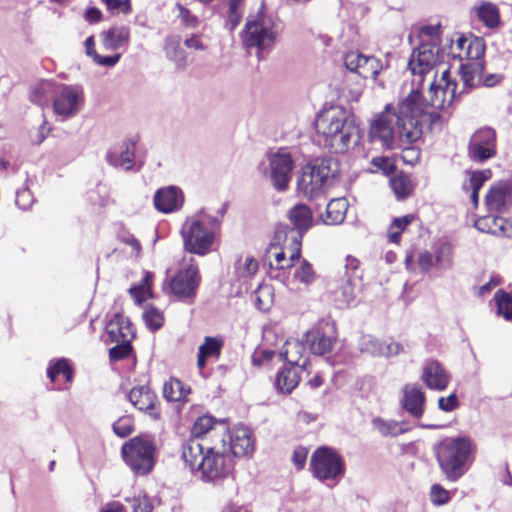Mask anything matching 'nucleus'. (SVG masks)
Returning <instances> with one entry per match:
<instances>
[{
    "label": "nucleus",
    "instance_id": "f257e3e1",
    "mask_svg": "<svg viewBox=\"0 0 512 512\" xmlns=\"http://www.w3.org/2000/svg\"><path fill=\"white\" fill-rule=\"evenodd\" d=\"M222 451L216 447H205L198 439H188L182 445V459L191 471H199L201 479L214 482L226 478L232 470V461L227 459L226 439L222 440Z\"/></svg>",
    "mask_w": 512,
    "mask_h": 512
},
{
    "label": "nucleus",
    "instance_id": "f03ea898",
    "mask_svg": "<svg viewBox=\"0 0 512 512\" xmlns=\"http://www.w3.org/2000/svg\"><path fill=\"white\" fill-rule=\"evenodd\" d=\"M440 109L430 108L423 102L422 94L412 90L399 103V137L407 144L417 141L423 133V125L427 124L432 130L440 126Z\"/></svg>",
    "mask_w": 512,
    "mask_h": 512
},
{
    "label": "nucleus",
    "instance_id": "7ed1b4c3",
    "mask_svg": "<svg viewBox=\"0 0 512 512\" xmlns=\"http://www.w3.org/2000/svg\"><path fill=\"white\" fill-rule=\"evenodd\" d=\"M319 140L331 153H344L350 142L358 140V126L355 116L342 107L332 108L322 115L316 123Z\"/></svg>",
    "mask_w": 512,
    "mask_h": 512
},
{
    "label": "nucleus",
    "instance_id": "20e7f679",
    "mask_svg": "<svg viewBox=\"0 0 512 512\" xmlns=\"http://www.w3.org/2000/svg\"><path fill=\"white\" fill-rule=\"evenodd\" d=\"M338 173L339 165L335 158L317 157L301 168L297 192L308 200L319 199L335 184Z\"/></svg>",
    "mask_w": 512,
    "mask_h": 512
},
{
    "label": "nucleus",
    "instance_id": "39448f33",
    "mask_svg": "<svg viewBox=\"0 0 512 512\" xmlns=\"http://www.w3.org/2000/svg\"><path fill=\"white\" fill-rule=\"evenodd\" d=\"M440 471L450 482H457L472 463V443L466 436L446 437L434 446Z\"/></svg>",
    "mask_w": 512,
    "mask_h": 512
},
{
    "label": "nucleus",
    "instance_id": "423d86ee",
    "mask_svg": "<svg viewBox=\"0 0 512 512\" xmlns=\"http://www.w3.org/2000/svg\"><path fill=\"white\" fill-rule=\"evenodd\" d=\"M156 446L148 435L135 436L125 442L121 455L125 464L136 475L149 474L155 465Z\"/></svg>",
    "mask_w": 512,
    "mask_h": 512
},
{
    "label": "nucleus",
    "instance_id": "0eeeda50",
    "mask_svg": "<svg viewBox=\"0 0 512 512\" xmlns=\"http://www.w3.org/2000/svg\"><path fill=\"white\" fill-rule=\"evenodd\" d=\"M310 468L315 478L320 481H338L345 472L342 457L332 448L323 446L317 448L310 459Z\"/></svg>",
    "mask_w": 512,
    "mask_h": 512
},
{
    "label": "nucleus",
    "instance_id": "6e6552de",
    "mask_svg": "<svg viewBox=\"0 0 512 512\" xmlns=\"http://www.w3.org/2000/svg\"><path fill=\"white\" fill-rule=\"evenodd\" d=\"M275 38L274 22L270 16L259 13L247 19L243 33V43L247 48L264 50L274 43Z\"/></svg>",
    "mask_w": 512,
    "mask_h": 512
},
{
    "label": "nucleus",
    "instance_id": "1a4fd4ad",
    "mask_svg": "<svg viewBox=\"0 0 512 512\" xmlns=\"http://www.w3.org/2000/svg\"><path fill=\"white\" fill-rule=\"evenodd\" d=\"M390 106H386V112L379 114L370 124L368 140L384 150L396 148L395 124L399 129V106L394 113L389 112Z\"/></svg>",
    "mask_w": 512,
    "mask_h": 512
},
{
    "label": "nucleus",
    "instance_id": "9d476101",
    "mask_svg": "<svg viewBox=\"0 0 512 512\" xmlns=\"http://www.w3.org/2000/svg\"><path fill=\"white\" fill-rule=\"evenodd\" d=\"M181 235L184 250L200 256L210 252L215 237L214 231L205 228L199 218L187 220L181 229Z\"/></svg>",
    "mask_w": 512,
    "mask_h": 512
},
{
    "label": "nucleus",
    "instance_id": "9b49d317",
    "mask_svg": "<svg viewBox=\"0 0 512 512\" xmlns=\"http://www.w3.org/2000/svg\"><path fill=\"white\" fill-rule=\"evenodd\" d=\"M84 103V93L82 87L78 85H60L55 92L53 100V110L63 119H68L76 115Z\"/></svg>",
    "mask_w": 512,
    "mask_h": 512
},
{
    "label": "nucleus",
    "instance_id": "f8f14e48",
    "mask_svg": "<svg viewBox=\"0 0 512 512\" xmlns=\"http://www.w3.org/2000/svg\"><path fill=\"white\" fill-rule=\"evenodd\" d=\"M193 262L194 259L191 258L189 265L179 270L170 280L172 293L181 300L194 298L200 284L199 270Z\"/></svg>",
    "mask_w": 512,
    "mask_h": 512
},
{
    "label": "nucleus",
    "instance_id": "ddd939ff",
    "mask_svg": "<svg viewBox=\"0 0 512 512\" xmlns=\"http://www.w3.org/2000/svg\"><path fill=\"white\" fill-rule=\"evenodd\" d=\"M496 155V132L490 127L477 130L468 143V156L475 162H484Z\"/></svg>",
    "mask_w": 512,
    "mask_h": 512
},
{
    "label": "nucleus",
    "instance_id": "4468645a",
    "mask_svg": "<svg viewBox=\"0 0 512 512\" xmlns=\"http://www.w3.org/2000/svg\"><path fill=\"white\" fill-rule=\"evenodd\" d=\"M271 168V180L278 191H285L288 188L291 173L294 168V160L286 149H279L269 156Z\"/></svg>",
    "mask_w": 512,
    "mask_h": 512
},
{
    "label": "nucleus",
    "instance_id": "2eb2a0df",
    "mask_svg": "<svg viewBox=\"0 0 512 512\" xmlns=\"http://www.w3.org/2000/svg\"><path fill=\"white\" fill-rule=\"evenodd\" d=\"M303 339L309 346L311 353L325 355L331 352L336 339L334 326L326 322L322 326L307 331Z\"/></svg>",
    "mask_w": 512,
    "mask_h": 512
},
{
    "label": "nucleus",
    "instance_id": "dca6fc26",
    "mask_svg": "<svg viewBox=\"0 0 512 512\" xmlns=\"http://www.w3.org/2000/svg\"><path fill=\"white\" fill-rule=\"evenodd\" d=\"M137 139L130 138L110 148L106 153V161L115 168L130 171L135 163V147Z\"/></svg>",
    "mask_w": 512,
    "mask_h": 512
},
{
    "label": "nucleus",
    "instance_id": "f3484780",
    "mask_svg": "<svg viewBox=\"0 0 512 512\" xmlns=\"http://www.w3.org/2000/svg\"><path fill=\"white\" fill-rule=\"evenodd\" d=\"M153 202L158 211L171 213L182 207L184 195L178 187L168 186L160 188L155 192Z\"/></svg>",
    "mask_w": 512,
    "mask_h": 512
},
{
    "label": "nucleus",
    "instance_id": "a211bd4d",
    "mask_svg": "<svg viewBox=\"0 0 512 512\" xmlns=\"http://www.w3.org/2000/svg\"><path fill=\"white\" fill-rule=\"evenodd\" d=\"M436 61L434 47L428 43H422L413 50L408 61V68L412 74L423 75L431 70Z\"/></svg>",
    "mask_w": 512,
    "mask_h": 512
},
{
    "label": "nucleus",
    "instance_id": "6ab92c4d",
    "mask_svg": "<svg viewBox=\"0 0 512 512\" xmlns=\"http://www.w3.org/2000/svg\"><path fill=\"white\" fill-rule=\"evenodd\" d=\"M128 399L136 409L147 412L154 419L159 417V412L155 409L157 397L149 386L142 385L132 388Z\"/></svg>",
    "mask_w": 512,
    "mask_h": 512
},
{
    "label": "nucleus",
    "instance_id": "aec40b11",
    "mask_svg": "<svg viewBox=\"0 0 512 512\" xmlns=\"http://www.w3.org/2000/svg\"><path fill=\"white\" fill-rule=\"evenodd\" d=\"M421 378L428 388L437 391L446 389L449 383L448 373L437 360H429L425 363Z\"/></svg>",
    "mask_w": 512,
    "mask_h": 512
},
{
    "label": "nucleus",
    "instance_id": "412c9836",
    "mask_svg": "<svg viewBox=\"0 0 512 512\" xmlns=\"http://www.w3.org/2000/svg\"><path fill=\"white\" fill-rule=\"evenodd\" d=\"M304 372V366L281 367L275 376L274 387L282 394H290L299 384L301 375Z\"/></svg>",
    "mask_w": 512,
    "mask_h": 512
},
{
    "label": "nucleus",
    "instance_id": "4be33fe9",
    "mask_svg": "<svg viewBox=\"0 0 512 512\" xmlns=\"http://www.w3.org/2000/svg\"><path fill=\"white\" fill-rule=\"evenodd\" d=\"M105 330L108 341L111 343L120 342L125 339H133L135 337L130 320L120 313L114 314L106 324Z\"/></svg>",
    "mask_w": 512,
    "mask_h": 512
},
{
    "label": "nucleus",
    "instance_id": "5701e85b",
    "mask_svg": "<svg viewBox=\"0 0 512 512\" xmlns=\"http://www.w3.org/2000/svg\"><path fill=\"white\" fill-rule=\"evenodd\" d=\"M402 407L413 417L419 418L424 412L425 394L417 384L406 385L403 390Z\"/></svg>",
    "mask_w": 512,
    "mask_h": 512
},
{
    "label": "nucleus",
    "instance_id": "b1692460",
    "mask_svg": "<svg viewBox=\"0 0 512 512\" xmlns=\"http://www.w3.org/2000/svg\"><path fill=\"white\" fill-rule=\"evenodd\" d=\"M227 441V453L230 452L235 457H242L253 451V441L245 428H238L232 435H227Z\"/></svg>",
    "mask_w": 512,
    "mask_h": 512
},
{
    "label": "nucleus",
    "instance_id": "393cba45",
    "mask_svg": "<svg viewBox=\"0 0 512 512\" xmlns=\"http://www.w3.org/2000/svg\"><path fill=\"white\" fill-rule=\"evenodd\" d=\"M305 350H306L305 345L301 341L296 340V339H290L285 342L283 349L280 352V356L286 362L285 365L304 366V370H305L308 360L304 359L301 362V359L304 356Z\"/></svg>",
    "mask_w": 512,
    "mask_h": 512
},
{
    "label": "nucleus",
    "instance_id": "a878e982",
    "mask_svg": "<svg viewBox=\"0 0 512 512\" xmlns=\"http://www.w3.org/2000/svg\"><path fill=\"white\" fill-rule=\"evenodd\" d=\"M289 218L294 227L298 230V236L294 239L301 241L303 233L312 225L313 217L311 210L305 204H297L290 210Z\"/></svg>",
    "mask_w": 512,
    "mask_h": 512
},
{
    "label": "nucleus",
    "instance_id": "bb28decb",
    "mask_svg": "<svg viewBox=\"0 0 512 512\" xmlns=\"http://www.w3.org/2000/svg\"><path fill=\"white\" fill-rule=\"evenodd\" d=\"M372 427L383 437H397L410 430L405 421L385 420L375 417L371 421Z\"/></svg>",
    "mask_w": 512,
    "mask_h": 512
},
{
    "label": "nucleus",
    "instance_id": "cd10ccee",
    "mask_svg": "<svg viewBox=\"0 0 512 512\" xmlns=\"http://www.w3.org/2000/svg\"><path fill=\"white\" fill-rule=\"evenodd\" d=\"M348 203L345 198H335L326 205V213L322 215L323 223L326 225H337L344 221Z\"/></svg>",
    "mask_w": 512,
    "mask_h": 512
},
{
    "label": "nucleus",
    "instance_id": "c85d7f7f",
    "mask_svg": "<svg viewBox=\"0 0 512 512\" xmlns=\"http://www.w3.org/2000/svg\"><path fill=\"white\" fill-rule=\"evenodd\" d=\"M483 71L484 64L482 62L473 61L461 64L459 75L463 82V87L467 89L473 88L475 86V79L477 78L480 81Z\"/></svg>",
    "mask_w": 512,
    "mask_h": 512
},
{
    "label": "nucleus",
    "instance_id": "c756f323",
    "mask_svg": "<svg viewBox=\"0 0 512 512\" xmlns=\"http://www.w3.org/2000/svg\"><path fill=\"white\" fill-rule=\"evenodd\" d=\"M294 251L291 253L289 259H286L284 251H278L274 254L275 263L269 261V267L271 270H281L291 268L295 262L301 258V243L300 240L293 239Z\"/></svg>",
    "mask_w": 512,
    "mask_h": 512
},
{
    "label": "nucleus",
    "instance_id": "7c9ffc66",
    "mask_svg": "<svg viewBox=\"0 0 512 512\" xmlns=\"http://www.w3.org/2000/svg\"><path fill=\"white\" fill-rule=\"evenodd\" d=\"M435 267L437 269H448L453 264V246L448 241L437 244L434 249Z\"/></svg>",
    "mask_w": 512,
    "mask_h": 512
},
{
    "label": "nucleus",
    "instance_id": "2f4dec72",
    "mask_svg": "<svg viewBox=\"0 0 512 512\" xmlns=\"http://www.w3.org/2000/svg\"><path fill=\"white\" fill-rule=\"evenodd\" d=\"M129 39V30L125 27H112L104 33L103 43L109 48L116 50L123 46Z\"/></svg>",
    "mask_w": 512,
    "mask_h": 512
},
{
    "label": "nucleus",
    "instance_id": "473e14b6",
    "mask_svg": "<svg viewBox=\"0 0 512 512\" xmlns=\"http://www.w3.org/2000/svg\"><path fill=\"white\" fill-rule=\"evenodd\" d=\"M54 91V84L51 81H42L32 87L30 100L32 103L44 107L49 103V96Z\"/></svg>",
    "mask_w": 512,
    "mask_h": 512
},
{
    "label": "nucleus",
    "instance_id": "72a5a7b5",
    "mask_svg": "<svg viewBox=\"0 0 512 512\" xmlns=\"http://www.w3.org/2000/svg\"><path fill=\"white\" fill-rule=\"evenodd\" d=\"M189 390L185 389L183 383L175 378H170L168 381H166L163 385V397L167 401H180L185 396Z\"/></svg>",
    "mask_w": 512,
    "mask_h": 512
},
{
    "label": "nucleus",
    "instance_id": "f704fd0d",
    "mask_svg": "<svg viewBox=\"0 0 512 512\" xmlns=\"http://www.w3.org/2000/svg\"><path fill=\"white\" fill-rule=\"evenodd\" d=\"M166 56L173 61L179 70H184L187 65V53L177 41H167L165 46Z\"/></svg>",
    "mask_w": 512,
    "mask_h": 512
},
{
    "label": "nucleus",
    "instance_id": "c9c22d12",
    "mask_svg": "<svg viewBox=\"0 0 512 512\" xmlns=\"http://www.w3.org/2000/svg\"><path fill=\"white\" fill-rule=\"evenodd\" d=\"M477 16L489 28H495L500 23L498 8L489 2L478 7Z\"/></svg>",
    "mask_w": 512,
    "mask_h": 512
},
{
    "label": "nucleus",
    "instance_id": "e433bc0d",
    "mask_svg": "<svg viewBox=\"0 0 512 512\" xmlns=\"http://www.w3.org/2000/svg\"><path fill=\"white\" fill-rule=\"evenodd\" d=\"M494 300L497 306V314L507 321H512V293L500 289L495 293Z\"/></svg>",
    "mask_w": 512,
    "mask_h": 512
},
{
    "label": "nucleus",
    "instance_id": "4c0bfd02",
    "mask_svg": "<svg viewBox=\"0 0 512 512\" xmlns=\"http://www.w3.org/2000/svg\"><path fill=\"white\" fill-rule=\"evenodd\" d=\"M64 375L67 381H71L73 377L72 368L69 365V361L65 358H60L55 361H51L47 368V377L54 382L58 375Z\"/></svg>",
    "mask_w": 512,
    "mask_h": 512
},
{
    "label": "nucleus",
    "instance_id": "58836bf2",
    "mask_svg": "<svg viewBox=\"0 0 512 512\" xmlns=\"http://www.w3.org/2000/svg\"><path fill=\"white\" fill-rule=\"evenodd\" d=\"M507 190L505 187H492L485 197V204L489 211H499L506 201Z\"/></svg>",
    "mask_w": 512,
    "mask_h": 512
},
{
    "label": "nucleus",
    "instance_id": "ea45409f",
    "mask_svg": "<svg viewBox=\"0 0 512 512\" xmlns=\"http://www.w3.org/2000/svg\"><path fill=\"white\" fill-rule=\"evenodd\" d=\"M390 186L397 199L407 198L413 190V186L409 177L403 173L395 175L393 178H391Z\"/></svg>",
    "mask_w": 512,
    "mask_h": 512
},
{
    "label": "nucleus",
    "instance_id": "a19ab883",
    "mask_svg": "<svg viewBox=\"0 0 512 512\" xmlns=\"http://www.w3.org/2000/svg\"><path fill=\"white\" fill-rule=\"evenodd\" d=\"M382 70V64L379 59L374 56H364L361 63V67L358 71V75L364 79L372 78L376 79L380 71Z\"/></svg>",
    "mask_w": 512,
    "mask_h": 512
},
{
    "label": "nucleus",
    "instance_id": "79ce46f5",
    "mask_svg": "<svg viewBox=\"0 0 512 512\" xmlns=\"http://www.w3.org/2000/svg\"><path fill=\"white\" fill-rule=\"evenodd\" d=\"M216 422L217 420L209 415L199 417L191 429L192 437L190 439H198L201 442L202 437L213 429Z\"/></svg>",
    "mask_w": 512,
    "mask_h": 512
},
{
    "label": "nucleus",
    "instance_id": "37998d69",
    "mask_svg": "<svg viewBox=\"0 0 512 512\" xmlns=\"http://www.w3.org/2000/svg\"><path fill=\"white\" fill-rule=\"evenodd\" d=\"M224 342L221 338L206 336L204 342L199 347V352L204 354L205 357H216L218 358L221 354Z\"/></svg>",
    "mask_w": 512,
    "mask_h": 512
},
{
    "label": "nucleus",
    "instance_id": "c03bdc74",
    "mask_svg": "<svg viewBox=\"0 0 512 512\" xmlns=\"http://www.w3.org/2000/svg\"><path fill=\"white\" fill-rule=\"evenodd\" d=\"M143 319L151 331H156L163 326V316L158 309L148 306L143 312Z\"/></svg>",
    "mask_w": 512,
    "mask_h": 512
},
{
    "label": "nucleus",
    "instance_id": "a18cd8bd",
    "mask_svg": "<svg viewBox=\"0 0 512 512\" xmlns=\"http://www.w3.org/2000/svg\"><path fill=\"white\" fill-rule=\"evenodd\" d=\"M133 339H125L120 342H116L117 344L109 349V358L111 361H119L125 359L132 352V342Z\"/></svg>",
    "mask_w": 512,
    "mask_h": 512
},
{
    "label": "nucleus",
    "instance_id": "49530a36",
    "mask_svg": "<svg viewBox=\"0 0 512 512\" xmlns=\"http://www.w3.org/2000/svg\"><path fill=\"white\" fill-rule=\"evenodd\" d=\"M382 342L378 341L371 335H363L359 340V349L362 353L373 356L381 354Z\"/></svg>",
    "mask_w": 512,
    "mask_h": 512
},
{
    "label": "nucleus",
    "instance_id": "de8ad7c7",
    "mask_svg": "<svg viewBox=\"0 0 512 512\" xmlns=\"http://www.w3.org/2000/svg\"><path fill=\"white\" fill-rule=\"evenodd\" d=\"M125 501L131 505L133 512H152L153 510V505L146 494L126 497Z\"/></svg>",
    "mask_w": 512,
    "mask_h": 512
},
{
    "label": "nucleus",
    "instance_id": "09e8293b",
    "mask_svg": "<svg viewBox=\"0 0 512 512\" xmlns=\"http://www.w3.org/2000/svg\"><path fill=\"white\" fill-rule=\"evenodd\" d=\"M294 277L303 284H311L315 278L312 265L307 260H302L301 265L296 269L294 273Z\"/></svg>",
    "mask_w": 512,
    "mask_h": 512
},
{
    "label": "nucleus",
    "instance_id": "8fccbe9b",
    "mask_svg": "<svg viewBox=\"0 0 512 512\" xmlns=\"http://www.w3.org/2000/svg\"><path fill=\"white\" fill-rule=\"evenodd\" d=\"M430 501L435 506H443L450 501V492L440 484H433L430 488Z\"/></svg>",
    "mask_w": 512,
    "mask_h": 512
},
{
    "label": "nucleus",
    "instance_id": "3c124183",
    "mask_svg": "<svg viewBox=\"0 0 512 512\" xmlns=\"http://www.w3.org/2000/svg\"><path fill=\"white\" fill-rule=\"evenodd\" d=\"M485 52V44L482 38L475 37L467 45V57L473 61L480 62Z\"/></svg>",
    "mask_w": 512,
    "mask_h": 512
},
{
    "label": "nucleus",
    "instance_id": "603ef678",
    "mask_svg": "<svg viewBox=\"0 0 512 512\" xmlns=\"http://www.w3.org/2000/svg\"><path fill=\"white\" fill-rule=\"evenodd\" d=\"M336 297L345 304H350L354 300V288L351 277L345 279L344 283L336 291Z\"/></svg>",
    "mask_w": 512,
    "mask_h": 512
},
{
    "label": "nucleus",
    "instance_id": "864d4df0",
    "mask_svg": "<svg viewBox=\"0 0 512 512\" xmlns=\"http://www.w3.org/2000/svg\"><path fill=\"white\" fill-rule=\"evenodd\" d=\"M446 92H447L446 90H443L441 88L434 89L433 85H431L430 91H429L430 101L428 102L423 98V102L425 104H428V106H430V108L443 109L445 107L444 96H445Z\"/></svg>",
    "mask_w": 512,
    "mask_h": 512
},
{
    "label": "nucleus",
    "instance_id": "5fc2aeb1",
    "mask_svg": "<svg viewBox=\"0 0 512 512\" xmlns=\"http://www.w3.org/2000/svg\"><path fill=\"white\" fill-rule=\"evenodd\" d=\"M364 54L358 52V51H351V52H348L345 56H344V65L345 67L353 72V73H356L358 74V71L361 67V63L363 61V58H364Z\"/></svg>",
    "mask_w": 512,
    "mask_h": 512
},
{
    "label": "nucleus",
    "instance_id": "6e6d98bb",
    "mask_svg": "<svg viewBox=\"0 0 512 512\" xmlns=\"http://www.w3.org/2000/svg\"><path fill=\"white\" fill-rule=\"evenodd\" d=\"M176 7L179 11L178 18L186 27L196 28L199 25L198 17L192 14V12L188 8L179 3L176 4Z\"/></svg>",
    "mask_w": 512,
    "mask_h": 512
},
{
    "label": "nucleus",
    "instance_id": "4d7b16f0",
    "mask_svg": "<svg viewBox=\"0 0 512 512\" xmlns=\"http://www.w3.org/2000/svg\"><path fill=\"white\" fill-rule=\"evenodd\" d=\"M112 13H123L125 15L132 11L130 0H101Z\"/></svg>",
    "mask_w": 512,
    "mask_h": 512
},
{
    "label": "nucleus",
    "instance_id": "13d9d810",
    "mask_svg": "<svg viewBox=\"0 0 512 512\" xmlns=\"http://www.w3.org/2000/svg\"><path fill=\"white\" fill-rule=\"evenodd\" d=\"M496 226L495 216H484L477 219L474 223V227L477 230L493 235L497 234Z\"/></svg>",
    "mask_w": 512,
    "mask_h": 512
},
{
    "label": "nucleus",
    "instance_id": "bf43d9fd",
    "mask_svg": "<svg viewBox=\"0 0 512 512\" xmlns=\"http://www.w3.org/2000/svg\"><path fill=\"white\" fill-rule=\"evenodd\" d=\"M490 176V170L471 171V192L479 193L480 189L483 187L484 183L490 178Z\"/></svg>",
    "mask_w": 512,
    "mask_h": 512
},
{
    "label": "nucleus",
    "instance_id": "052dcab7",
    "mask_svg": "<svg viewBox=\"0 0 512 512\" xmlns=\"http://www.w3.org/2000/svg\"><path fill=\"white\" fill-rule=\"evenodd\" d=\"M114 433L125 438L129 436L133 431V424L129 418H120L112 426Z\"/></svg>",
    "mask_w": 512,
    "mask_h": 512
},
{
    "label": "nucleus",
    "instance_id": "680f3d73",
    "mask_svg": "<svg viewBox=\"0 0 512 512\" xmlns=\"http://www.w3.org/2000/svg\"><path fill=\"white\" fill-rule=\"evenodd\" d=\"M459 405L456 394H451L448 397H440L438 399V407L440 410L445 412H451L455 410Z\"/></svg>",
    "mask_w": 512,
    "mask_h": 512
},
{
    "label": "nucleus",
    "instance_id": "e2e57ef3",
    "mask_svg": "<svg viewBox=\"0 0 512 512\" xmlns=\"http://www.w3.org/2000/svg\"><path fill=\"white\" fill-rule=\"evenodd\" d=\"M496 221V235H504L506 237H512V220L505 219L502 217L495 216Z\"/></svg>",
    "mask_w": 512,
    "mask_h": 512
},
{
    "label": "nucleus",
    "instance_id": "0e129e2a",
    "mask_svg": "<svg viewBox=\"0 0 512 512\" xmlns=\"http://www.w3.org/2000/svg\"><path fill=\"white\" fill-rule=\"evenodd\" d=\"M418 265L422 272H428L435 266L434 256L429 251H423L418 256Z\"/></svg>",
    "mask_w": 512,
    "mask_h": 512
},
{
    "label": "nucleus",
    "instance_id": "69168bd1",
    "mask_svg": "<svg viewBox=\"0 0 512 512\" xmlns=\"http://www.w3.org/2000/svg\"><path fill=\"white\" fill-rule=\"evenodd\" d=\"M120 57V54L101 56L97 54L96 51H93V60L101 66L113 67L119 62Z\"/></svg>",
    "mask_w": 512,
    "mask_h": 512
},
{
    "label": "nucleus",
    "instance_id": "338daca9",
    "mask_svg": "<svg viewBox=\"0 0 512 512\" xmlns=\"http://www.w3.org/2000/svg\"><path fill=\"white\" fill-rule=\"evenodd\" d=\"M381 354L382 356L390 357L400 354V352L403 351V346L400 343L397 342H382L381 347Z\"/></svg>",
    "mask_w": 512,
    "mask_h": 512
},
{
    "label": "nucleus",
    "instance_id": "774afa93",
    "mask_svg": "<svg viewBox=\"0 0 512 512\" xmlns=\"http://www.w3.org/2000/svg\"><path fill=\"white\" fill-rule=\"evenodd\" d=\"M359 260L353 256L348 255L345 260V270H346V276L354 278V277H360L358 275V267H359Z\"/></svg>",
    "mask_w": 512,
    "mask_h": 512
}]
</instances>
